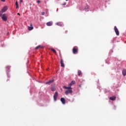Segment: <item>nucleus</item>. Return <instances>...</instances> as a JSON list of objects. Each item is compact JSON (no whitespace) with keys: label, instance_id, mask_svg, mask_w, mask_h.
I'll use <instances>...</instances> for the list:
<instances>
[{"label":"nucleus","instance_id":"19","mask_svg":"<svg viewBox=\"0 0 126 126\" xmlns=\"http://www.w3.org/2000/svg\"><path fill=\"white\" fill-rule=\"evenodd\" d=\"M43 48V46H41V45H39L38 46H37L36 48H35V50H38V49H42Z\"/></svg>","mask_w":126,"mask_h":126},{"label":"nucleus","instance_id":"24","mask_svg":"<svg viewBox=\"0 0 126 126\" xmlns=\"http://www.w3.org/2000/svg\"><path fill=\"white\" fill-rule=\"evenodd\" d=\"M36 2H37V3H41V1H40V0H38L36 1Z\"/></svg>","mask_w":126,"mask_h":126},{"label":"nucleus","instance_id":"9","mask_svg":"<svg viewBox=\"0 0 126 126\" xmlns=\"http://www.w3.org/2000/svg\"><path fill=\"white\" fill-rule=\"evenodd\" d=\"M75 84V81H72L71 83L68 84L69 87H71V86Z\"/></svg>","mask_w":126,"mask_h":126},{"label":"nucleus","instance_id":"7","mask_svg":"<svg viewBox=\"0 0 126 126\" xmlns=\"http://www.w3.org/2000/svg\"><path fill=\"white\" fill-rule=\"evenodd\" d=\"M72 93V90H68L65 92V94H71Z\"/></svg>","mask_w":126,"mask_h":126},{"label":"nucleus","instance_id":"3","mask_svg":"<svg viewBox=\"0 0 126 126\" xmlns=\"http://www.w3.org/2000/svg\"><path fill=\"white\" fill-rule=\"evenodd\" d=\"M6 10H7V6H5L3 7V8H2L1 11H0V13H3L4 12H5Z\"/></svg>","mask_w":126,"mask_h":126},{"label":"nucleus","instance_id":"14","mask_svg":"<svg viewBox=\"0 0 126 126\" xmlns=\"http://www.w3.org/2000/svg\"><path fill=\"white\" fill-rule=\"evenodd\" d=\"M109 99L110 100H111V101H115V100H116V96H113L110 97Z\"/></svg>","mask_w":126,"mask_h":126},{"label":"nucleus","instance_id":"4","mask_svg":"<svg viewBox=\"0 0 126 126\" xmlns=\"http://www.w3.org/2000/svg\"><path fill=\"white\" fill-rule=\"evenodd\" d=\"M114 31L116 35L117 36H119V35H120V32H119V30H118V28L116 26L114 27Z\"/></svg>","mask_w":126,"mask_h":126},{"label":"nucleus","instance_id":"30","mask_svg":"<svg viewBox=\"0 0 126 126\" xmlns=\"http://www.w3.org/2000/svg\"><path fill=\"white\" fill-rule=\"evenodd\" d=\"M17 15H20V14L19 13H17Z\"/></svg>","mask_w":126,"mask_h":126},{"label":"nucleus","instance_id":"15","mask_svg":"<svg viewBox=\"0 0 126 126\" xmlns=\"http://www.w3.org/2000/svg\"><path fill=\"white\" fill-rule=\"evenodd\" d=\"M122 74L124 76H126V69L123 70Z\"/></svg>","mask_w":126,"mask_h":126},{"label":"nucleus","instance_id":"29","mask_svg":"<svg viewBox=\"0 0 126 126\" xmlns=\"http://www.w3.org/2000/svg\"><path fill=\"white\" fill-rule=\"evenodd\" d=\"M23 2V1L22 0H20V2Z\"/></svg>","mask_w":126,"mask_h":126},{"label":"nucleus","instance_id":"26","mask_svg":"<svg viewBox=\"0 0 126 126\" xmlns=\"http://www.w3.org/2000/svg\"><path fill=\"white\" fill-rule=\"evenodd\" d=\"M42 15H45V12H42L41 13Z\"/></svg>","mask_w":126,"mask_h":126},{"label":"nucleus","instance_id":"25","mask_svg":"<svg viewBox=\"0 0 126 126\" xmlns=\"http://www.w3.org/2000/svg\"><path fill=\"white\" fill-rule=\"evenodd\" d=\"M66 5V2H64V3H63V4H62V5Z\"/></svg>","mask_w":126,"mask_h":126},{"label":"nucleus","instance_id":"2","mask_svg":"<svg viewBox=\"0 0 126 126\" xmlns=\"http://www.w3.org/2000/svg\"><path fill=\"white\" fill-rule=\"evenodd\" d=\"M58 96H59V93H58V92H56L53 95L54 101H57V98H58Z\"/></svg>","mask_w":126,"mask_h":126},{"label":"nucleus","instance_id":"5","mask_svg":"<svg viewBox=\"0 0 126 126\" xmlns=\"http://www.w3.org/2000/svg\"><path fill=\"white\" fill-rule=\"evenodd\" d=\"M56 89H57V88L56 87V85H51V91H56Z\"/></svg>","mask_w":126,"mask_h":126},{"label":"nucleus","instance_id":"13","mask_svg":"<svg viewBox=\"0 0 126 126\" xmlns=\"http://www.w3.org/2000/svg\"><path fill=\"white\" fill-rule=\"evenodd\" d=\"M63 88L64 89H67V90H70L72 89V88H71V87H69V86H68V87L64 86Z\"/></svg>","mask_w":126,"mask_h":126},{"label":"nucleus","instance_id":"1","mask_svg":"<svg viewBox=\"0 0 126 126\" xmlns=\"http://www.w3.org/2000/svg\"><path fill=\"white\" fill-rule=\"evenodd\" d=\"M0 17L3 21H7V16H6V14H2L1 13H0Z\"/></svg>","mask_w":126,"mask_h":126},{"label":"nucleus","instance_id":"10","mask_svg":"<svg viewBox=\"0 0 126 126\" xmlns=\"http://www.w3.org/2000/svg\"><path fill=\"white\" fill-rule=\"evenodd\" d=\"M61 101L62 104H63V105H64L65 104V99H64V98L62 97L61 98Z\"/></svg>","mask_w":126,"mask_h":126},{"label":"nucleus","instance_id":"11","mask_svg":"<svg viewBox=\"0 0 126 126\" xmlns=\"http://www.w3.org/2000/svg\"><path fill=\"white\" fill-rule=\"evenodd\" d=\"M60 63L61 66H62V67H64V63H63V59L61 60Z\"/></svg>","mask_w":126,"mask_h":126},{"label":"nucleus","instance_id":"31","mask_svg":"<svg viewBox=\"0 0 126 126\" xmlns=\"http://www.w3.org/2000/svg\"><path fill=\"white\" fill-rule=\"evenodd\" d=\"M67 0H66V1H67Z\"/></svg>","mask_w":126,"mask_h":126},{"label":"nucleus","instance_id":"27","mask_svg":"<svg viewBox=\"0 0 126 126\" xmlns=\"http://www.w3.org/2000/svg\"><path fill=\"white\" fill-rule=\"evenodd\" d=\"M1 0V1H2L3 2H5V0Z\"/></svg>","mask_w":126,"mask_h":126},{"label":"nucleus","instance_id":"17","mask_svg":"<svg viewBox=\"0 0 126 126\" xmlns=\"http://www.w3.org/2000/svg\"><path fill=\"white\" fill-rule=\"evenodd\" d=\"M56 25H58V26H63V24L62 22H57L56 23Z\"/></svg>","mask_w":126,"mask_h":126},{"label":"nucleus","instance_id":"21","mask_svg":"<svg viewBox=\"0 0 126 126\" xmlns=\"http://www.w3.org/2000/svg\"><path fill=\"white\" fill-rule=\"evenodd\" d=\"M78 76H80V75H81V71L80 70L78 71Z\"/></svg>","mask_w":126,"mask_h":126},{"label":"nucleus","instance_id":"16","mask_svg":"<svg viewBox=\"0 0 126 126\" xmlns=\"http://www.w3.org/2000/svg\"><path fill=\"white\" fill-rule=\"evenodd\" d=\"M54 80L52 79L51 80L49 81L48 82H47L46 83V84H50V83H53V82H54Z\"/></svg>","mask_w":126,"mask_h":126},{"label":"nucleus","instance_id":"20","mask_svg":"<svg viewBox=\"0 0 126 126\" xmlns=\"http://www.w3.org/2000/svg\"><path fill=\"white\" fill-rule=\"evenodd\" d=\"M51 51H52V52H53V53H55V54H56V53H57V51H56V50H55L53 48H51Z\"/></svg>","mask_w":126,"mask_h":126},{"label":"nucleus","instance_id":"18","mask_svg":"<svg viewBox=\"0 0 126 126\" xmlns=\"http://www.w3.org/2000/svg\"><path fill=\"white\" fill-rule=\"evenodd\" d=\"M85 10L86 11H89V7L88 6V5H86L85 7Z\"/></svg>","mask_w":126,"mask_h":126},{"label":"nucleus","instance_id":"22","mask_svg":"<svg viewBox=\"0 0 126 126\" xmlns=\"http://www.w3.org/2000/svg\"><path fill=\"white\" fill-rule=\"evenodd\" d=\"M15 5H16V8H18V2H17V1H16Z\"/></svg>","mask_w":126,"mask_h":126},{"label":"nucleus","instance_id":"6","mask_svg":"<svg viewBox=\"0 0 126 126\" xmlns=\"http://www.w3.org/2000/svg\"><path fill=\"white\" fill-rule=\"evenodd\" d=\"M78 51V50L77 49V48L74 47L72 49L73 54H77Z\"/></svg>","mask_w":126,"mask_h":126},{"label":"nucleus","instance_id":"8","mask_svg":"<svg viewBox=\"0 0 126 126\" xmlns=\"http://www.w3.org/2000/svg\"><path fill=\"white\" fill-rule=\"evenodd\" d=\"M30 26L31 27H28V30L31 31V30H33V29H34V27H33V25L32 24H31Z\"/></svg>","mask_w":126,"mask_h":126},{"label":"nucleus","instance_id":"28","mask_svg":"<svg viewBox=\"0 0 126 126\" xmlns=\"http://www.w3.org/2000/svg\"><path fill=\"white\" fill-rule=\"evenodd\" d=\"M67 32H68L67 31H65V32H64L65 34H66L67 33Z\"/></svg>","mask_w":126,"mask_h":126},{"label":"nucleus","instance_id":"12","mask_svg":"<svg viewBox=\"0 0 126 126\" xmlns=\"http://www.w3.org/2000/svg\"><path fill=\"white\" fill-rule=\"evenodd\" d=\"M46 25L47 26H52V25H53V22L50 21V22H48L46 23Z\"/></svg>","mask_w":126,"mask_h":126},{"label":"nucleus","instance_id":"23","mask_svg":"<svg viewBox=\"0 0 126 126\" xmlns=\"http://www.w3.org/2000/svg\"><path fill=\"white\" fill-rule=\"evenodd\" d=\"M9 68H10V66H6V70H8V69H9Z\"/></svg>","mask_w":126,"mask_h":126}]
</instances>
